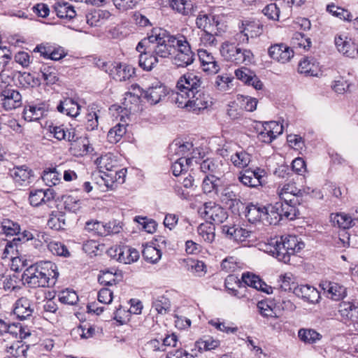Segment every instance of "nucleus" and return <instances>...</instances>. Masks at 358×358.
<instances>
[{
    "label": "nucleus",
    "mask_w": 358,
    "mask_h": 358,
    "mask_svg": "<svg viewBox=\"0 0 358 358\" xmlns=\"http://www.w3.org/2000/svg\"><path fill=\"white\" fill-rule=\"evenodd\" d=\"M59 273L51 262L36 263L28 267L22 275L24 283L32 288L49 287L56 282Z\"/></svg>",
    "instance_id": "nucleus-1"
},
{
    "label": "nucleus",
    "mask_w": 358,
    "mask_h": 358,
    "mask_svg": "<svg viewBox=\"0 0 358 358\" xmlns=\"http://www.w3.org/2000/svg\"><path fill=\"white\" fill-rule=\"evenodd\" d=\"M143 40H148V49L152 50L158 59L169 57L176 52L179 43L178 38L159 27L153 28Z\"/></svg>",
    "instance_id": "nucleus-2"
},
{
    "label": "nucleus",
    "mask_w": 358,
    "mask_h": 358,
    "mask_svg": "<svg viewBox=\"0 0 358 358\" xmlns=\"http://www.w3.org/2000/svg\"><path fill=\"white\" fill-rule=\"evenodd\" d=\"M300 203H291V202H276L270 207L272 217L268 220L269 224H278L284 217L289 220H294L299 214L297 205Z\"/></svg>",
    "instance_id": "nucleus-3"
},
{
    "label": "nucleus",
    "mask_w": 358,
    "mask_h": 358,
    "mask_svg": "<svg viewBox=\"0 0 358 358\" xmlns=\"http://www.w3.org/2000/svg\"><path fill=\"white\" fill-rule=\"evenodd\" d=\"M108 255L120 263L130 264L138 260V251L126 245H115L107 251Z\"/></svg>",
    "instance_id": "nucleus-4"
},
{
    "label": "nucleus",
    "mask_w": 358,
    "mask_h": 358,
    "mask_svg": "<svg viewBox=\"0 0 358 358\" xmlns=\"http://www.w3.org/2000/svg\"><path fill=\"white\" fill-rule=\"evenodd\" d=\"M276 193L280 201L291 202V203H301L304 194L306 196L308 194L305 190L298 189L294 182L279 185Z\"/></svg>",
    "instance_id": "nucleus-5"
},
{
    "label": "nucleus",
    "mask_w": 358,
    "mask_h": 358,
    "mask_svg": "<svg viewBox=\"0 0 358 358\" xmlns=\"http://www.w3.org/2000/svg\"><path fill=\"white\" fill-rule=\"evenodd\" d=\"M148 40L142 39L137 45L136 50L140 53L138 64L143 70L151 71L159 62L157 56L148 48Z\"/></svg>",
    "instance_id": "nucleus-6"
},
{
    "label": "nucleus",
    "mask_w": 358,
    "mask_h": 358,
    "mask_svg": "<svg viewBox=\"0 0 358 358\" xmlns=\"http://www.w3.org/2000/svg\"><path fill=\"white\" fill-rule=\"evenodd\" d=\"M200 214L207 220L214 224H221L228 217L227 211L220 205L213 201L206 202L199 209Z\"/></svg>",
    "instance_id": "nucleus-7"
},
{
    "label": "nucleus",
    "mask_w": 358,
    "mask_h": 358,
    "mask_svg": "<svg viewBox=\"0 0 358 358\" xmlns=\"http://www.w3.org/2000/svg\"><path fill=\"white\" fill-rule=\"evenodd\" d=\"M176 45L177 53L173 58V63L178 67H185L194 62V55L185 38H178Z\"/></svg>",
    "instance_id": "nucleus-8"
},
{
    "label": "nucleus",
    "mask_w": 358,
    "mask_h": 358,
    "mask_svg": "<svg viewBox=\"0 0 358 358\" xmlns=\"http://www.w3.org/2000/svg\"><path fill=\"white\" fill-rule=\"evenodd\" d=\"M283 132V126L276 121L265 122L258 132L257 138L262 143H270Z\"/></svg>",
    "instance_id": "nucleus-9"
},
{
    "label": "nucleus",
    "mask_w": 358,
    "mask_h": 358,
    "mask_svg": "<svg viewBox=\"0 0 358 358\" xmlns=\"http://www.w3.org/2000/svg\"><path fill=\"white\" fill-rule=\"evenodd\" d=\"M265 250L285 264H289L291 257L294 256L289 252V250H287L282 243V241H280L277 237L268 241V243L266 245Z\"/></svg>",
    "instance_id": "nucleus-10"
},
{
    "label": "nucleus",
    "mask_w": 358,
    "mask_h": 358,
    "mask_svg": "<svg viewBox=\"0 0 358 358\" xmlns=\"http://www.w3.org/2000/svg\"><path fill=\"white\" fill-rule=\"evenodd\" d=\"M266 176V172L263 169H246L240 173L238 180L246 187H257L262 185V180Z\"/></svg>",
    "instance_id": "nucleus-11"
},
{
    "label": "nucleus",
    "mask_w": 358,
    "mask_h": 358,
    "mask_svg": "<svg viewBox=\"0 0 358 358\" xmlns=\"http://www.w3.org/2000/svg\"><path fill=\"white\" fill-rule=\"evenodd\" d=\"M168 94L166 87L160 81H155L145 90H143V97L151 105H155L164 99Z\"/></svg>",
    "instance_id": "nucleus-12"
},
{
    "label": "nucleus",
    "mask_w": 358,
    "mask_h": 358,
    "mask_svg": "<svg viewBox=\"0 0 358 358\" xmlns=\"http://www.w3.org/2000/svg\"><path fill=\"white\" fill-rule=\"evenodd\" d=\"M320 287L323 294L333 301H341L347 296V288L338 282L323 281L320 284Z\"/></svg>",
    "instance_id": "nucleus-13"
},
{
    "label": "nucleus",
    "mask_w": 358,
    "mask_h": 358,
    "mask_svg": "<svg viewBox=\"0 0 358 358\" xmlns=\"http://www.w3.org/2000/svg\"><path fill=\"white\" fill-rule=\"evenodd\" d=\"M269 57L281 64H285L294 57V51L284 43L272 45L268 50Z\"/></svg>",
    "instance_id": "nucleus-14"
},
{
    "label": "nucleus",
    "mask_w": 358,
    "mask_h": 358,
    "mask_svg": "<svg viewBox=\"0 0 358 358\" xmlns=\"http://www.w3.org/2000/svg\"><path fill=\"white\" fill-rule=\"evenodd\" d=\"M334 43L338 51L343 55L350 58L358 57L357 45L346 36H336Z\"/></svg>",
    "instance_id": "nucleus-15"
},
{
    "label": "nucleus",
    "mask_w": 358,
    "mask_h": 358,
    "mask_svg": "<svg viewBox=\"0 0 358 358\" xmlns=\"http://www.w3.org/2000/svg\"><path fill=\"white\" fill-rule=\"evenodd\" d=\"M225 288L229 294L238 299H248V290L241 280L234 275H229L224 282Z\"/></svg>",
    "instance_id": "nucleus-16"
},
{
    "label": "nucleus",
    "mask_w": 358,
    "mask_h": 358,
    "mask_svg": "<svg viewBox=\"0 0 358 358\" xmlns=\"http://www.w3.org/2000/svg\"><path fill=\"white\" fill-rule=\"evenodd\" d=\"M2 106L6 110L18 108L22 104V96L18 91L6 87L0 95Z\"/></svg>",
    "instance_id": "nucleus-17"
},
{
    "label": "nucleus",
    "mask_w": 358,
    "mask_h": 358,
    "mask_svg": "<svg viewBox=\"0 0 358 358\" xmlns=\"http://www.w3.org/2000/svg\"><path fill=\"white\" fill-rule=\"evenodd\" d=\"M202 81L201 77L194 73L184 74L177 83V89H182L189 94H192L201 88Z\"/></svg>",
    "instance_id": "nucleus-18"
},
{
    "label": "nucleus",
    "mask_w": 358,
    "mask_h": 358,
    "mask_svg": "<svg viewBox=\"0 0 358 358\" xmlns=\"http://www.w3.org/2000/svg\"><path fill=\"white\" fill-rule=\"evenodd\" d=\"M13 313L21 320H27L32 316L34 306L32 301L27 296H21L13 305Z\"/></svg>",
    "instance_id": "nucleus-19"
},
{
    "label": "nucleus",
    "mask_w": 358,
    "mask_h": 358,
    "mask_svg": "<svg viewBox=\"0 0 358 358\" xmlns=\"http://www.w3.org/2000/svg\"><path fill=\"white\" fill-rule=\"evenodd\" d=\"M245 217L251 223H255L261 220L268 223V220H271L272 215L270 212V207L266 208L264 206H258L257 205L251 204L247 207Z\"/></svg>",
    "instance_id": "nucleus-20"
},
{
    "label": "nucleus",
    "mask_w": 358,
    "mask_h": 358,
    "mask_svg": "<svg viewBox=\"0 0 358 358\" xmlns=\"http://www.w3.org/2000/svg\"><path fill=\"white\" fill-rule=\"evenodd\" d=\"M241 281L245 287L248 286L266 294L273 292L271 286L268 285L258 275L250 272L243 273Z\"/></svg>",
    "instance_id": "nucleus-21"
},
{
    "label": "nucleus",
    "mask_w": 358,
    "mask_h": 358,
    "mask_svg": "<svg viewBox=\"0 0 358 358\" xmlns=\"http://www.w3.org/2000/svg\"><path fill=\"white\" fill-rule=\"evenodd\" d=\"M239 29L236 35V40L243 43H248L249 38L259 36L263 31L260 24H241Z\"/></svg>",
    "instance_id": "nucleus-22"
},
{
    "label": "nucleus",
    "mask_w": 358,
    "mask_h": 358,
    "mask_svg": "<svg viewBox=\"0 0 358 358\" xmlns=\"http://www.w3.org/2000/svg\"><path fill=\"white\" fill-rule=\"evenodd\" d=\"M209 105V96L200 88L190 95L189 110L199 113L208 108Z\"/></svg>",
    "instance_id": "nucleus-23"
},
{
    "label": "nucleus",
    "mask_w": 358,
    "mask_h": 358,
    "mask_svg": "<svg viewBox=\"0 0 358 358\" xmlns=\"http://www.w3.org/2000/svg\"><path fill=\"white\" fill-rule=\"evenodd\" d=\"M201 171L203 173H209V175H217L222 176L227 169V164L222 160L208 158L200 164Z\"/></svg>",
    "instance_id": "nucleus-24"
},
{
    "label": "nucleus",
    "mask_w": 358,
    "mask_h": 358,
    "mask_svg": "<svg viewBox=\"0 0 358 358\" xmlns=\"http://www.w3.org/2000/svg\"><path fill=\"white\" fill-rule=\"evenodd\" d=\"M198 57L201 62V66L205 72L215 74L220 71V67L218 62L214 56L206 50H199Z\"/></svg>",
    "instance_id": "nucleus-25"
},
{
    "label": "nucleus",
    "mask_w": 358,
    "mask_h": 358,
    "mask_svg": "<svg viewBox=\"0 0 358 358\" xmlns=\"http://www.w3.org/2000/svg\"><path fill=\"white\" fill-rule=\"evenodd\" d=\"M55 198L52 189H32L29 192V203L33 206H38L52 201Z\"/></svg>",
    "instance_id": "nucleus-26"
},
{
    "label": "nucleus",
    "mask_w": 358,
    "mask_h": 358,
    "mask_svg": "<svg viewBox=\"0 0 358 358\" xmlns=\"http://www.w3.org/2000/svg\"><path fill=\"white\" fill-rule=\"evenodd\" d=\"M132 92L129 91L124 94L122 103L126 110L131 111L138 106L140 96H143V90L138 85H131Z\"/></svg>",
    "instance_id": "nucleus-27"
},
{
    "label": "nucleus",
    "mask_w": 358,
    "mask_h": 358,
    "mask_svg": "<svg viewBox=\"0 0 358 358\" xmlns=\"http://www.w3.org/2000/svg\"><path fill=\"white\" fill-rule=\"evenodd\" d=\"M343 320L355 322L358 320V301H343L339 304V310Z\"/></svg>",
    "instance_id": "nucleus-28"
},
{
    "label": "nucleus",
    "mask_w": 358,
    "mask_h": 358,
    "mask_svg": "<svg viewBox=\"0 0 358 358\" xmlns=\"http://www.w3.org/2000/svg\"><path fill=\"white\" fill-rule=\"evenodd\" d=\"M14 182L20 186L27 185L31 182L32 171L26 166H15L10 171Z\"/></svg>",
    "instance_id": "nucleus-29"
},
{
    "label": "nucleus",
    "mask_w": 358,
    "mask_h": 358,
    "mask_svg": "<svg viewBox=\"0 0 358 358\" xmlns=\"http://www.w3.org/2000/svg\"><path fill=\"white\" fill-rule=\"evenodd\" d=\"M70 143V150L76 156L86 155L92 150L89 140L85 137H78L77 135L75 134L74 141H71Z\"/></svg>",
    "instance_id": "nucleus-30"
},
{
    "label": "nucleus",
    "mask_w": 358,
    "mask_h": 358,
    "mask_svg": "<svg viewBox=\"0 0 358 358\" xmlns=\"http://www.w3.org/2000/svg\"><path fill=\"white\" fill-rule=\"evenodd\" d=\"M50 131L58 141L65 140L70 142L75 139L76 129L68 128L64 124L50 127Z\"/></svg>",
    "instance_id": "nucleus-31"
},
{
    "label": "nucleus",
    "mask_w": 358,
    "mask_h": 358,
    "mask_svg": "<svg viewBox=\"0 0 358 358\" xmlns=\"http://www.w3.org/2000/svg\"><path fill=\"white\" fill-rule=\"evenodd\" d=\"M57 109L59 112L76 117L80 114V106L71 98L61 101Z\"/></svg>",
    "instance_id": "nucleus-32"
},
{
    "label": "nucleus",
    "mask_w": 358,
    "mask_h": 358,
    "mask_svg": "<svg viewBox=\"0 0 358 358\" xmlns=\"http://www.w3.org/2000/svg\"><path fill=\"white\" fill-rule=\"evenodd\" d=\"M96 164L100 172L103 173L105 176L106 174L117 168V162L111 153L101 156L96 159Z\"/></svg>",
    "instance_id": "nucleus-33"
},
{
    "label": "nucleus",
    "mask_w": 358,
    "mask_h": 358,
    "mask_svg": "<svg viewBox=\"0 0 358 358\" xmlns=\"http://www.w3.org/2000/svg\"><path fill=\"white\" fill-rule=\"evenodd\" d=\"M45 112L43 104L29 105L23 111V116L25 120L31 122L40 120Z\"/></svg>",
    "instance_id": "nucleus-34"
},
{
    "label": "nucleus",
    "mask_w": 358,
    "mask_h": 358,
    "mask_svg": "<svg viewBox=\"0 0 358 358\" xmlns=\"http://www.w3.org/2000/svg\"><path fill=\"white\" fill-rule=\"evenodd\" d=\"M280 241H282V243L289 250L293 255L299 252L303 247L304 243L299 241L298 238L294 235H285L278 238Z\"/></svg>",
    "instance_id": "nucleus-35"
},
{
    "label": "nucleus",
    "mask_w": 358,
    "mask_h": 358,
    "mask_svg": "<svg viewBox=\"0 0 358 358\" xmlns=\"http://www.w3.org/2000/svg\"><path fill=\"white\" fill-rule=\"evenodd\" d=\"M327 11L340 20H343L348 22H351L352 20L358 22V16L355 17L348 10L339 6H336L334 3L327 6Z\"/></svg>",
    "instance_id": "nucleus-36"
},
{
    "label": "nucleus",
    "mask_w": 358,
    "mask_h": 358,
    "mask_svg": "<svg viewBox=\"0 0 358 358\" xmlns=\"http://www.w3.org/2000/svg\"><path fill=\"white\" fill-rule=\"evenodd\" d=\"M55 10L57 17L61 19L71 20L76 15L74 7L68 2H57Z\"/></svg>",
    "instance_id": "nucleus-37"
},
{
    "label": "nucleus",
    "mask_w": 358,
    "mask_h": 358,
    "mask_svg": "<svg viewBox=\"0 0 358 358\" xmlns=\"http://www.w3.org/2000/svg\"><path fill=\"white\" fill-rule=\"evenodd\" d=\"M27 346L19 341L13 342L6 348L9 358H24L27 356Z\"/></svg>",
    "instance_id": "nucleus-38"
},
{
    "label": "nucleus",
    "mask_w": 358,
    "mask_h": 358,
    "mask_svg": "<svg viewBox=\"0 0 358 358\" xmlns=\"http://www.w3.org/2000/svg\"><path fill=\"white\" fill-rule=\"evenodd\" d=\"M331 221L334 225L340 228L349 229L355 224V220L345 213H338L331 215Z\"/></svg>",
    "instance_id": "nucleus-39"
},
{
    "label": "nucleus",
    "mask_w": 358,
    "mask_h": 358,
    "mask_svg": "<svg viewBox=\"0 0 358 358\" xmlns=\"http://www.w3.org/2000/svg\"><path fill=\"white\" fill-rule=\"evenodd\" d=\"M230 160L233 165L237 168H245L251 161L250 155L244 150L236 151L230 156Z\"/></svg>",
    "instance_id": "nucleus-40"
},
{
    "label": "nucleus",
    "mask_w": 358,
    "mask_h": 358,
    "mask_svg": "<svg viewBox=\"0 0 358 358\" xmlns=\"http://www.w3.org/2000/svg\"><path fill=\"white\" fill-rule=\"evenodd\" d=\"M48 225L55 230L64 229L66 226L64 214L60 211L52 212L48 220Z\"/></svg>",
    "instance_id": "nucleus-41"
},
{
    "label": "nucleus",
    "mask_w": 358,
    "mask_h": 358,
    "mask_svg": "<svg viewBox=\"0 0 358 358\" xmlns=\"http://www.w3.org/2000/svg\"><path fill=\"white\" fill-rule=\"evenodd\" d=\"M259 313L264 317H278V312L271 301H261L257 303Z\"/></svg>",
    "instance_id": "nucleus-42"
},
{
    "label": "nucleus",
    "mask_w": 358,
    "mask_h": 358,
    "mask_svg": "<svg viewBox=\"0 0 358 358\" xmlns=\"http://www.w3.org/2000/svg\"><path fill=\"white\" fill-rule=\"evenodd\" d=\"M152 309L157 314L164 315L170 311L171 302L167 297L160 296L152 301Z\"/></svg>",
    "instance_id": "nucleus-43"
},
{
    "label": "nucleus",
    "mask_w": 358,
    "mask_h": 358,
    "mask_svg": "<svg viewBox=\"0 0 358 358\" xmlns=\"http://www.w3.org/2000/svg\"><path fill=\"white\" fill-rule=\"evenodd\" d=\"M127 132V124L118 123L112 127L107 135L108 141L111 143H117Z\"/></svg>",
    "instance_id": "nucleus-44"
},
{
    "label": "nucleus",
    "mask_w": 358,
    "mask_h": 358,
    "mask_svg": "<svg viewBox=\"0 0 358 358\" xmlns=\"http://www.w3.org/2000/svg\"><path fill=\"white\" fill-rule=\"evenodd\" d=\"M134 73V69L131 66L120 64L115 68L113 78L118 81H125L129 79Z\"/></svg>",
    "instance_id": "nucleus-45"
},
{
    "label": "nucleus",
    "mask_w": 358,
    "mask_h": 358,
    "mask_svg": "<svg viewBox=\"0 0 358 358\" xmlns=\"http://www.w3.org/2000/svg\"><path fill=\"white\" fill-rule=\"evenodd\" d=\"M142 254L144 259L151 264L157 263L162 257L161 250L152 245H145Z\"/></svg>",
    "instance_id": "nucleus-46"
},
{
    "label": "nucleus",
    "mask_w": 358,
    "mask_h": 358,
    "mask_svg": "<svg viewBox=\"0 0 358 358\" xmlns=\"http://www.w3.org/2000/svg\"><path fill=\"white\" fill-rule=\"evenodd\" d=\"M238 49L239 48L234 43L227 41L222 44L220 47V53L224 59L234 62Z\"/></svg>",
    "instance_id": "nucleus-47"
},
{
    "label": "nucleus",
    "mask_w": 358,
    "mask_h": 358,
    "mask_svg": "<svg viewBox=\"0 0 358 358\" xmlns=\"http://www.w3.org/2000/svg\"><path fill=\"white\" fill-rule=\"evenodd\" d=\"M111 16L106 10L93 9L86 15L87 22H100L108 20Z\"/></svg>",
    "instance_id": "nucleus-48"
},
{
    "label": "nucleus",
    "mask_w": 358,
    "mask_h": 358,
    "mask_svg": "<svg viewBox=\"0 0 358 358\" xmlns=\"http://www.w3.org/2000/svg\"><path fill=\"white\" fill-rule=\"evenodd\" d=\"M190 94L182 89H178L176 92L172 94V100L177 104L178 107L187 108L189 110Z\"/></svg>",
    "instance_id": "nucleus-49"
},
{
    "label": "nucleus",
    "mask_w": 358,
    "mask_h": 358,
    "mask_svg": "<svg viewBox=\"0 0 358 358\" xmlns=\"http://www.w3.org/2000/svg\"><path fill=\"white\" fill-rule=\"evenodd\" d=\"M199 235L203 239L204 241L211 243L214 241L215 234V227L208 223L201 224L197 229Z\"/></svg>",
    "instance_id": "nucleus-50"
},
{
    "label": "nucleus",
    "mask_w": 358,
    "mask_h": 358,
    "mask_svg": "<svg viewBox=\"0 0 358 358\" xmlns=\"http://www.w3.org/2000/svg\"><path fill=\"white\" fill-rule=\"evenodd\" d=\"M20 227L17 222L10 220H3L0 222V234L13 236L20 233Z\"/></svg>",
    "instance_id": "nucleus-51"
},
{
    "label": "nucleus",
    "mask_w": 358,
    "mask_h": 358,
    "mask_svg": "<svg viewBox=\"0 0 358 358\" xmlns=\"http://www.w3.org/2000/svg\"><path fill=\"white\" fill-rule=\"evenodd\" d=\"M59 176L55 168L48 169L43 171L42 179L47 186L52 187L59 183Z\"/></svg>",
    "instance_id": "nucleus-52"
},
{
    "label": "nucleus",
    "mask_w": 358,
    "mask_h": 358,
    "mask_svg": "<svg viewBox=\"0 0 358 358\" xmlns=\"http://www.w3.org/2000/svg\"><path fill=\"white\" fill-rule=\"evenodd\" d=\"M190 165L191 159L180 157L172 164L171 169L173 175L176 176L181 175L182 173L187 171Z\"/></svg>",
    "instance_id": "nucleus-53"
},
{
    "label": "nucleus",
    "mask_w": 358,
    "mask_h": 358,
    "mask_svg": "<svg viewBox=\"0 0 358 358\" xmlns=\"http://www.w3.org/2000/svg\"><path fill=\"white\" fill-rule=\"evenodd\" d=\"M105 223L97 220H90L85 224V229L89 232H92L94 234L106 236H107V231L105 228Z\"/></svg>",
    "instance_id": "nucleus-54"
},
{
    "label": "nucleus",
    "mask_w": 358,
    "mask_h": 358,
    "mask_svg": "<svg viewBox=\"0 0 358 358\" xmlns=\"http://www.w3.org/2000/svg\"><path fill=\"white\" fill-rule=\"evenodd\" d=\"M293 275L291 273H287L280 276V289L285 292H292L294 294V289L297 287Z\"/></svg>",
    "instance_id": "nucleus-55"
},
{
    "label": "nucleus",
    "mask_w": 358,
    "mask_h": 358,
    "mask_svg": "<svg viewBox=\"0 0 358 358\" xmlns=\"http://www.w3.org/2000/svg\"><path fill=\"white\" fill-rule=\"evenodd\" d=\"M220 178L215 175L206 176L202 182V189L204 193L208 194L217 191Z\"/></svg>",
    "instance_id": "nucleus-56"
},
{
    "label": "nucleus",
    "mask_w": 358,
    "mask_h": 358,
    "mask_svg": "<svg viewBox=\"0 0 358 358\" xmlns=\"http://www.w3.org/2000/svg\"><path fill=\"white\" fill-rule=\"evenodd\" d=\"M59 300L64 304L74 305L78 302V296L75 291L66 289L59 293Z\"/></svg>",
    "instance_id": "nucleus-57"
},
{
    "label": "nucleus",
    "mask_w": 358,
    "mask_h": 358,
    "mask_svg": "<svg viewBox=\"0 0 358 358\" xmlns=\"http://www.w3.org/2000/svg\"><path fill=\"white\" fill-rule=\"evenodd\" d=\"M237 100L239 102L243 111L245 110L248 112H253L257 108L258 101L255 98L238 95Z\"/></svg>",
    "instance_id": "nucleus-58"
},
{
    "label": "nucleus",
    "mask_w": 358,
    "mask_h": 358,
    "mask_svg": "<svg viewBox=\"0 0 358 358\" xmlns=\"http://www.w3.org/2000/svg\"><path fill=\"white\" fill-rule=\"evenodd\" d=\"M234 188V186L229 185L222 189L220 194V199L222 203L228 205L229 202H231L234 204L238 201V196Z\"/></svg>",
    "instance_id": "nucleus-59"
},
{
    "label": "nucleus",
    "mask_w": 358,
    "mask_h": 358,
    "mask_svg": "<svg viewBox=\"0 0 358 358\" xmlns=\"http://www.w3.org/2000/svg\"><path fill=\"white\" fill-rule=\"evenodd\" d=\"M252 59L253 54L250 50L239 48L234 63L238 65L243 64L248 65L252 63Z\"/></svg>",
    "instance_id": "nucleus-60"
},
{
    "label": "nucleus",
    "mask_w": 358,
    "mask_h": 358,
    "mask_svg": "<svg viewBox=\"0 0 358 358\" xmlns=\"http://www.w3.org/2000/svg\"><path fill=\"white\" fill-rule=\"evenodd\" d=\"M196 345L200 350H211L215 349L220 345V341L212 337L207 336L196 341Z\"/></svg>",
    "instance_id": "nucleus-61"
},
{
    "label": "nucleus",
    "mask_w": 358,
    "mask_h": 358,
    "mask_svg": "<svg viewBox=\"0 0 358 358\" xmlns=\"http://www.w3.org/2000/svg\"><path fill=\"white\" fill-rule=\"evenodd\" d=\"M191 3L185 0H171L170 6L173 10L183 15H187L191 12Z\"/></svg>",
    "instance_id": "nucleus-62"
},
{
    "label": "nucleus",
    "mask_w": 358,
    "mask_h": 358,
    "mask_svg": "<svg viewBox=\"0 0 358 358\" xmlns=\"http://www.w3.org/2000/svg\"><path fill=\"white\" fill-rule=\"evenodd\" d=\"M292 43L294 47L308 50L310 48L312 42L310 38H306L304 34L296 32L292 37Z\"/></svg>",
    "instance_id": "nucleus-63"
},
{
    "label": "nucleus",
    "mask_w": 358,
    "mask_h": 358,
    "mask_svg": "<svg viewBox=\"0 0 358 358\" xmlns=\"http://www.w3.org/2000/svg\"><path fill=\"white\" fill-rule=\"evenodd\" d=\"M350 84L343 77H338L331 84L332 90L338 94H343L348 91Z\"/></svg>",
    "instance_id": "nucleus-64"
}]
</instances>
